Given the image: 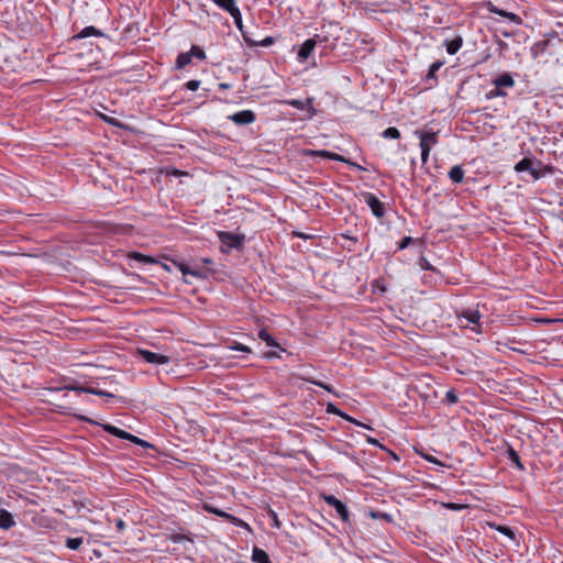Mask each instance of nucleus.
Instances as JSON below:
<instances>
[{"instance_id":"obj_37","label":"nucleus","mask_w":563,"mask_h":563,"mask_svg":"<svg viewBox=\"0 0 563 563\" xmlns=\"http://www.w3.org/2000/svg\"><path fill=\"white\" fill-rule=\"evenodd\" d=\"M327 412L341 417L342 412L334 404L329 402L327 406Z\"/></svg>"},{"instance_id":"obj_22","label":"nucleus","mask_w":563,"mask_h":563,"mask_svg":"<svg viewBox=\"0 0 563 563\" xmlns=\"http://www.w3.org/2000/svg\"><path fill=\"white\" fill-rule=\"evenodd\" d=\"M462 317L465 318L471 323H478V320L481 318V314L477 310H465L462 313Z\"/></svg>"},{"instance_id":"obj_21","label":"nucleus","mask_w":563,"mask_h":563,"mask_svg":"<svg viewBox=\"0 0 563 563\" xmlns=\"http://www.w3.org/2000/svg\"><path fill=\"white\" fill-rule=\"evenodd\" d=\"M258 338L262 341H264L268 346H276V347L279 346L277 341L265 329H262L258 332Z\"/></svg>"},{"instance_id":"obj_28","label":"nucleus","mask_w":563,"mask_h":563,"mask_svg":"<svg viewBox=\"0 0 563 563\" xmlns=\"http://www.w3.org/2000/svg\"><path fill=\"white\" fill-rule=\"evenodd\" d=\"M306 380L311 383V384H313V385H316V386H319V387L325 389L328 393H331V394L338 396V394L334 391V389H333V387L331 385L324 384V383H322L320 380L312 379V378H307Z\"/></svg>"},{"instance_id":"obj_6","label":"nucleus","mask_w":563,"mask_h":563,"mask_svg":"<svg viewBox=\"0 0 563 563\" xmlns=\"http://www.w3.org/2000/svg\"><path fill=\"white\" fill-rule=\"evenodd\" d=\"M139 355L147 363L151 364H167L170 357L164 354L151 352L147 350H139Z\"/></svg>"},{"instance_id":"obj_32","label":"nucleus","mask_w":563,"mask_h":563,"mask_svg":"<svg viewBox=\"0 0 563 563\" xmlns=\"http://www.w3.org/2000/svg\"><path fill=\"white\" fill-rule=\"evenodd\" d=\"M507 93L503 90V88L495 86V88L487 93V98L505 97Z\"/></svg>"},{"instance_id":"obj_11","label":"nucleus","mask_w":563,"mask_h":563,"mask_svg":"<svg viewBox=\"0 0 563 563\" xmlns=\"http://www.w3.org/2000/svg\"><path fill=\"white\" fill-rule=\"evenodd\" d=\"M64 388L67 389V390H74V391H79V393H87V394H92V395L108 397V398H113L114 397L112 394H110L108 391H104V390H101V389H97V388H92V387H82V386L76 385V384L66 385Z\"/></svg>"},{"instance_id":"obj_53","label":"nucleus","mask_w":563,"mask_h":563,"mask_svg":"<svg viewBox=\"0 0 563 563\" xmlns=\"http://www.w3.org/2000/svg\"><path fill=\"white\" fill-rule=\"evenodd\" d=\"M267 356L268 357H274V356H277V354L276 353H268Z\"/></svg>"},{"instance_id":"obj_14","label":"nucleus","mask_w":563,"mask_h":563,"mask_svg":"<svg viewBox=\"0 0 563 563\" xmlns=\"http://www.w3.org/2000/svg\"><path fill=\"white\" fill-rule=\"evenodd\" d=\"M15 525L12 515L8 510H0V529L9 530Z\"/></svg>"},{"instance_id":"obj_18","label":"nucleus","mask_w":563,"mask_h":563,"mask_svg":"<svg viewBox=\"0 0 563 563\" xmlns=\"http://www.w3.org/2000/svg\"><path fill=\"white\" fill-rule=\"evenodd\" d=\"M102 32L95 26H86L82 29L75 37L76 38H86L89 36H101Z\"/></svg>"},{"instance_id":"obj_46","label":"nucleus","mask_w":563,"mask_h":563,"mask_svg":"<svg viewBox=\"0 0 563 563\" xmlns=\"http://www.w3.org/2000/svg\"><path fill=\"white\" fill-rule=\"evenodd\" d=\"M167 174H172L174 176H180V175H184L185 173L179 170V169H172V172H167Z\"/></svg>"},{"instance_id":"obj_35","label":"nucleus","mask_w":563,"mask_h":563,"mask_svg":"<svg viewBox=\"0 0 563 563\" xmlns=\"http://www.w3.org/2000/svg\"><path fill=\"white\" fill-rule=\"evenodd\" d=\"M445 400L453 405V404H456L459 398H457V395L455 394V391L453 389H450L446 391L445 394Z\"/></svg>"},{"instance_id":"obj_45","label":"nucleus","mask_w":563,"mask_h":563,"mask_svg":"<svg viewBox=\"0 0 563 563\" xmlns=\"http://www.w3.org/2000/svg\"><path fill=\"white\" fill-rule=\"evenodd\" d=\"M216 515L219 516V517H223V518L230 519V520L234 519L233 516H231L230 514H227V512H224L222 510H220L219 512H216Z\"/></svg>"},{"instance_id":"obj_41","label":"nucleus","mask_w":563,"mask_h":563,"mask_svg":"<svg viewBox=\"0 0 563 563\" xmlns=\"http://www.w3.org/2000/svg\"><path fill=\"white\" fill-rule=\"evenodd\" d=\"M412 241L413 240L410 236L404 238L398 245V250H404V249L408 247L412 243Z\"/></svg>"},{"instance_id":"obj_20","label":"nucleus","mask_w":563,"mask_h":563,"mask_svg":"<svg viewBox=\"0 0 563 563\" xmlns=\"http://www.w3.org/2000/svg\"><path fill=\"white\" fill-rule=\"evenodd\" d=\"M213 2L221 9L225 10L227 12H232L234 9H236V2L235 0H213Z\"/></svg>"},{"instance_id":"obj_1","label":"nucleus","mask_w":563,"mask_h":563,"mask_svg":"<svg viewBox=\"0 0 563 563\" xmlns=\"http://www.w3.org/2000/svg\"><path fill=\"white\" fill-rule=\"evenodd\" d=\"M102 429L104 431H107L108 433L119 438V439H123V440H128L134 444H137L140 446H143V448H153V445L148 442H146L145 440L141 439V438H137L122 429H119L112 424H109V423H103L101 424Z\"/></svg>"},{"instance_id":"obj_15","label":"nucleus","mask_w":563,"mask_h":563,"mask_svg":"<svg viewBox=\"0 0 563 563\" xmlns=\"http://www.w3.org/2000/svg\"><path fill=\"white\" fill-rule=\"evenodd\" d=\"M450 179L455 184H461L464 180V170L460 165L453 166L449 172Z\"/></svg>"},{"instance_id":"obj_24","label":"nucleus","mask_w":563,"mask_h":563,"mask_svg":"<svg viewBox=\"0 0 563 563\" xmlns=\"http://www.w3.org/2000/svg\"><path fill=\"white\" fill-rule=\"evenodd\" d=\"M84 542L82 538H67L66 547L70 550H78Z\"/></svg>"},{"instance_id":"obj_12","label":"nucleus","mask_w":563,"mask_h":563,"mask_svg":"<svg viewBox=\"0 0 563 563\" xmlns=\"http://www.w3.org/2000/svg\"><path fill=\"white\" fill-rule=\"evenodd\" d=\"M515 170L518 173L521 172H530V174L537 179L539 178V173L533 168V162L530 158H522L515 165Z\"/></svg>"},{"instance_id":"obj_51","label":"nucleus","mask_w":563,"mask_h":563,"mask_svg":"<svg viewBox=\"0 0 563 563\" xmlns=\"http://www.w3.org/2000/svg\"><path fill=\"white\" fill-rule=\"evenodd\" d=\"M428 461L433 462V463H439L438 460L434 457H428Z\"/></svg>"},{"instance_id":"obj_30","label":"nucleus","mask_w":563,"mask_h":563,"mask_svg":"<svg viewBox=\"0 0 563 563\" xmlns=\"http://www.w3.org/2000/svg\"><path fill=\"white\" fill-rule=\"evenodd\" d=\"M442 65H443V62H440V60L434 62L433 64H431L427 77L429 79L435 78V74L442 67Z\"/></svg>"},{"instance_id":"obj_19","label":"nucleus","mask_w":563,"mask_h":563,"mask_svg":"<svg viewBox=\"0 0 563 563\" xmlns=\"http://www.w3.org/2000/svg\"><path fill=\"white\" fill-rule=\"evenodd\" d=\"M462 38L461 37H455L453 38L452 41H449L446 43V52L450 54V55H454L459 52V49L461 48L462 46Z\"/></svg>"},{"instance_id":"obj_9","label":"nucleus","mask_w":563,"mask_h":563,"mask_svg":"<svg viewBox=\"0 0 563 563\" xmlns=\"http://www.w3.org/2000/svg\"><path fill=\"white\" fill-rule=\"evenodd\" d=\"M219 239L223 245L231 249H240L243 244V238L230 232H219Z\"/></svg>"},{"instance_id":"obj_8","label":"nucleus","mask_w":563,"mask_h":563,"mask_svg":"<svg viewBox=\"0 0 563 563\" xmlns=\"http://www.w3.org/2000/svg\"><path fill=\"white\" fill-rule=\"evenodd\" d=\"M312 98H308L306 100L290 99L286 100L285 103L299 110H307L309 112L308 118L311 119L316 114V109L312 106Z\"/></svg>"},{"instance_id":"obj_16","label":"nucleus","mask_w":563,"mask_h":563,"mask_svg":"<svg viewBox=\"0 0 563 563\" xmlns=\"http://www.w3.org/2000/svg\"><path fill=\"white\" fill-rule=\"evenodd\" d=\"M129 257L131 260H135L137 261L139 263L143 264V265H151V264H156L157 261L148 255H144L142 253H139V252H132L129 254Z\"/></svg>"},{"instance_id":"obj_39","label":"nucleus","mask_w":563,"mask_h":563,"mask_svg":"<svg viewBox=\"0 0 563 563\" xmlns=\"http://www.w3.org/2000/svg\"><path fill=\"white\" fill-rule=\"evenodd\" d=\"M230 349L234 350V351L245 352V353L251 352L250 347L242 343H234L233 345L230 346Z\"/></svg>"},{"instance_id":"obj_33","label":"nucleus","mask_w":563,"mask_h":563,"mask_svg":"<svg viewBox=\"0 0 563 563\" xmlns=\"http://www.w3.org/2000/svg\"><path fill=\"white\" fill-rule=\"evenodd\" d=\"M487 9L490 13H495V14H498L503 18H505L507 15V11L503 10V9H499L497 8L496 5H494L492 2L488 3L487 5Z\"/></svg>"},{"instance_id":"obj_4","label":"nucleus","mask_w":563,"mask_h":563,"mask_svg":"<svg viewBox=\"0 0 563 563\" xmlns=\"http://www.w3.org/2000/svg\"><path fill=\"white\" fill-rule=\"evenodd\" d=\"M323 500L331 507H333L341 519L345 522L349 521V510L346 506L333 495H324Z\"/></svg>"},{"instance_id":"obj_2","label":"nucleus","mask_w":563,"mask_h":563,"mask_svg":"<svg viewBox=\"0 0 563 563\" xmlns=\"http://www.w3.org/2000/svg\"><path fill=\"white\" fill-rule=\"evenodd\" d=\"M416 134L420 139L421 161L426 164L432 146L438 143V134L435 132L424 133L421 131H416Z\"/></svg>"},{"instance_id":"obj_5","label":"nucleus","mask_w":563,"mask_h":563,"mask_svg":"<svg viewBox=\"0 0 563 563\" xmlns=\"http://www.w3.org/2000/svg\"><path fill=\"white\" fill-rule=\"evenodd\" d=\"M308 155L310 156H320L322 158H328V159H332V161H336V162H343V163H347L354 167H357V168H361L360 165L355 164V163H351L349 159H346L345 157H343L342 155H339L336 153H333V152H330V151H325V150H310L308 152Z\"/></svg>"},{"instance_id":"obj_40","label":"nucleus","mask_w":563,"mask_h":563,"mask_svg":"<svg viewBox=\"0 0 563 563\" xmlns=\"http://www.w3.org/2000/svg\"><path fill=\"white\" fill-rule=\"evenodd\" d=\"M185 86L188 90L196 91L200 87V81L199 80H189L186 82Z\"/></svg>"},{"instance_id":"obj_42","label":"nucleus","mask_w":563,"mask_h":563,"mask_svg":"<svg viewBox=\"0 0 563 563\" xmlns=\"http://www.w3.org/2000/svg\"><path fill=\"white\" fill-rule=\"evenodd\" d=\"M273 43H274V38L272 36H266L263 41L260 42L258 45L266 47V46L272 45Z\"/></svg>"},{"instance_id":"obj_7","label":"nucleus","mask_w":563,"mask_h":563,"mask_svg":"<svg viewBox=\"0 0 563 563\" xmlns=\"http://www.w3.org/2000/svg\"><path fill=\"white\" fill-rule=\"evenodd\" d=\"M229 119L236 125H247L255 121V113L252 110H243L233 113Z\"/></svg>"},{"instance_id":"obj_47","label":"nucleus","mask_w":563,"mask_h":563,"mask_svg":"<svg viewBox=\"0 0 563 563\" xmlns=\"http://www.w3.org/2000/svg\"><path fill=\"white\" fill-rule=\"evenodd\" d=\"M219 88H220V89H230V88H231V85H230V84H227V82H221V84H219Z\"/></svg>"},{"instance_id":"obj_17","label":"nucleus","mask_w":563,"mask_h":563,"mask_svg":"<svg viewBox=\"0 0 563 563\" xmlns=\"http://www.w3.org/2000/svg\"><path fill=\"white\" fill-rule=\"evenodd\" d=\"M252 560L255 563H271L268 554L264 550L256 547L253 549Z\"/></svg>"},{"instance_id":"obj_13","label":"nucleus","mask_w":563,"mask_h":563,"mask_svg":"<svg viewBox=\"0 0 563 563\" xmlns=\"http://www.w3.org/2000/svg\"><path fill=\"white\" fill-rule=\"evenodd\" d=\"M494 86L500 87V88H512L515 86V80L512 76L509 73H504L499 77L495 78L493 80Z\"/></svg>"},{"instance_id":"obj_29","label":"nucleus","mask_w":563,"mask_h":563,"mask_svg":"<svg viewBox=\"0 0 563 563\" xmlns=\"http://www.w3.org/2000/svg\"><path fill=\"white\" fill-rule=\"evenodd\" d=\"M177 266H178L179 271L183 273V275H191L195 277H201V275L197 271L189 268L184 263H179V264H177Z\"/></svg>"},{"instance_id":"obj_26","label":"nucleus","mask_w":563,"mask_h":563,"mask_svg":"<svg viewBox=\"0 0 563 563\" xmlns=\"http://www.w3.org/2000/svg\"><path fill=\"white\" fill-rule=\"evenodd\" d=\"M508 457H509V460H510L512 463H515V464L517 465V467H518L519 470H523V465H522V463H521V461H520V456H519V455H518V453H517L514 449H511V448L508 450Z\"/></svg>"},{"instance_id":"obj_43","label":"nucleus","mask_w":563,"mask_h":563,"mask_svg":"<svg viewBox=\"0 0 563 563\" xmlns=\"http://www.w3.org/2000/svg\"><path fill=\"white\" fill-rule=\"evenodd\" d=\"M366 441H367L369 444H372V445H377V446H379L380 449L386 450V449H385V446H384V445H382V444H380L376 439H374V438H369V437H368Z\"/></svg>"},{"instance_id":"obj_10","label":"nucleus","mask_w":563,"mask_h":563,"mask_svg":"<svg viewBox=\"0 0 563 563\" xmlns=\"http://www.w3.org/2000/svg\"><path fill=\"white\" fill-rule=\"evenodd\" d=\"M317 37L318 35L312 38H308L302 43L297 55L299 62H305L311 55L317 45Z\"/></svg>"},{"instance_id":"obj_36","label":"nucleus","mask_w":563,"mask_h":563,"mask_svg":"<svg viewBox=\"0 0 563 563\" xmlns=\"http://www.w3.org/2000/svg\"><path fill=\"white\" fill-rule=\"evenodd\" d=\"M505 18L517 25H520L522 23L521 18L518 14L512 13V12H507V15Z\"/></svg>"},{"instance_id":"obj_27","label":"nucleus","mask_w":563,"mask_h":563,"mask_svg":"<svg viewBox=\"0 0 563 563\" xmlns=\"http://www.w3.org/2000/svg\"><path fill=\"white\" fill-rule=\"evenodd\" d=\"M383 136L385 139H399L400 137V132L397 128H387L384 132H383Z\"/></svg>"},{"instance_id":"obj_25","label":"nucleus","mask_w":563,"mask_h":563,"mask_svg":"<svg viewBox=\"0 0 563 563\" xmlns=\"http://www.w3.org/2000/svg\"><path fill=\"white\" fill-rule=\"evenodd\" d=\"M230 15L233 18L234 23L236 27L242 32L243 31V22H242V14L239 8L234 9L232 12H230Z\"/></svg>"},{"instance_id":"obj_50","label":"nucleus","mask_w":563,"mask_h":563,"mask_svg":"<svg viewBox=\"0 0 563 563\" xmlns=\"http://www.w3.org/2000/svg\"><path fill=\"white\" fill-rule=\"evenodd\" d=\"M273 517H274L275 526H276L277 528H279L280 523H279V521H278V519H277V515H276L275 512H273Z\"/></svg>"},{"instance_id":"obj_38","label":"nucleus","mask_w":563,"mask_h":563,"mask_svg":"<svg viewBox=\"0 0 563 563\" xmlns=\"http://www.w3.org/2000/svg\"><path fill=\"white\" fill-rule=\"evenodd\" d=\"M498 531L512 540L515 539V532L507 526H499Z\"/></svg>"},{"instance_id":"obj_23","label":"nucleus","mask_w":563,"mask_h":563,"mask_svg":"<svg viewBox=\"0 0 563 563\" xmlns=\"http://www.w3.org/2000/svg\"><path fill=\"white\" fill-rule=\"evenodd\" d=\"M191 62V54L188 53H181L178 55L176 59V66L178 69L184 68Z\"/></svg>"},{"instance_id":"obj_48","label":"nucleus","mask_w":563,"mask_h":563,"mask_svg":"<svg viewBox=\"0 0 563 563\" xmlns=\"http://www.w3.org/2000/svg\"><path fill=\"white\" fill-rule=\"evenodd\" d=\"M206 509H207L209 512L214 514V515H216V512H219V511H220L219 509H216V508H212V507H208V506L206 507Z\"/></svg>"},{"instance_id":"obj_52","label":"nucleus","mask_w":563,"mask_h":563,"mask_svg":"<svg viewBox=\"0 0 563 563\" xmlns=\"http://www.w3.org/2000/svg\"><path fill=\"white\" fill-rule=\"evenodd\" d=\"M203 263L210 264V263H212V261L210 258H203Z\"/></svg>"},{"instance_id":"obj_3","label":"nucleus","mask_w":563,"mask_h":563,"mask_svg":"<svg viewBox=\"0 0 563 563\" xmlns=\"http://www.w3.org/2000/svg\"><path fill=\"white\" fill-rule=\"evenodd\" d=\"M363 197L366 205L371 208L373 214L376 218H382L385 214L384 205L375 195L371 192H364Z\"/></svg>"},{"instance_id":"obj_31","label":"nucleus","mask_w":563,"mask_h":563,"mask_svg":"<svg viewBox=\"0 0 563 563\" xmlns=\"http://www.w3.org/2000/svg\"><path fill=\"white\" fill-rule=\"evenodd\" d=\"M188 54H191V57L195 56L199 59H205L206 58V53L202 48H200L199 46H192L190 52Z\"/></svg>"},{"instance_id":"obj_49","label":"nucleus","mask_w":563,"mask_h":563,"mask_svg":"<svg viewBox=\"0 0 563 563\" xmlns=\"http://www.w3.org/2000/svg\"><path fill=\"white\" fill-rule=\"evenodd\" d=\"M388 453H389V455L393 457V460H395V461H399V456H398L396 453H394V452H391V451H388Z\"/></svg>"},{"instance_id":"obj_34","label":"nucleus","mask_w":563,"mask_h":563,"mask_svg":"<svg viewBox=\"0 0 563 563\" xmlns=\"http://www.w3.org/2000/svg\"><path fill=\"white\" fill-rule=\"evenodd\" d=\"M341 418H343L344 420H346V421H349V422H351V423H354V424H356V426H361V427H363V428H366V429L372 430V428H371L369 426H366V424H364V423H362V422L357 421L356 419L352 418V417H351V416H349L347 413L342 412Z\"/></svg>"},{"instance_id":"obj_44","label":"nucleus","mask_w":563,"mask_h":563,"mask_svg":"<svg viewBox=\"0 0 563 563\" xmlns=\"http://www.w3.org/2000/svg\"><path fill=\"white\" fill-rule=\"evenodd\" d=\"M115 526L119 531H123L125 529V522L122 519H117Z\"/></svg>"}]
</instances>
